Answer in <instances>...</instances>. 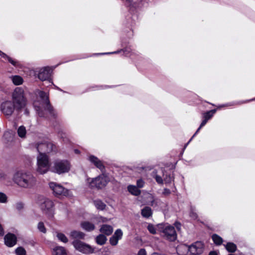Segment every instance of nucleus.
Instances as JSON below:
<instances>
[{"instance_id": "f704fd0d", "label": "nucleus", "mask_w": 255, "mask_h": 255, "mask_svg": "<svg viewBox=\"0 0 255 255\" xmlns=\"http://www.w3.org/2000/svg\"><path fill=\"white\" fill-rule=\"evenodd\" d=\"M7 202V197L5 194L0 192V203H6Z\"/></svg>"}, {"instance_id": "58836bf2", "label": "nucleus", "mask_w": 255, "mask_h": 255, "mask_svg": "<svg viewBox=\"0 0 255 255\" xmlns=\"http://www.w3.org/2000/svg\"><path fill=\"white\" fill-rule=\"evenodd\" d=\"M5 59H7V60L8 61V62L14 66H17L18 65V61L12 59L11 58H10L8 56H7V57L5 58Z\"/></svg>"}, {"instance_id": "72a5a7b5", "label": "nucleus", "mask_w": 255, "mask_h": 255, "mask_svg": "<svg viewBox=\"0 0 255 255\" xmlns=\"http://www.w3.org/2000/svg\"><path fill=\"white\" fill-rule=\"evenodd\" d=\"M58 239L63 243H67L68 242V239L65 235L62 233H58L57 235Z\"/></svg>"}, {"instance_id": "412c9836", "label": "nucleus", "mask_w": 255, "mask_h": 255, "mask_svg": "<svg viewBox=\"0 0 255 255\" xmlns=\"http://www.w3.org/2000/svg\"><path fill=\"white\" fill-rule=\"evenodd\" d=\"M128 190L129 192L135 196H138L141 193L140 190L138 189V187L134 185L128 186Z\"/></svg>"}, {"instance_id": "e433bc0d", "label": "nucleus", "mask_w": 255, "mask_h": 255, "mask_svg": "<svg viewBox=\"0 0 255 255\" xmlns=\"http://www.w3.org/2000/svg\"><path fill=\"white\" fill-rule=\"evenodd\" d=\"M97 168H99L101 172L103 173H106L105 172V166L103 165V163L99 160H98L97 158Z\"/></svg>"}, {"instance_id": "bb28decb", "label": "nucleus", "mask_w": 255, "mask_h": 255, "mask_svg": "<svg viewBox=\"0 0 255 255\" xmlns=\"http://www.w3.org/2000/svg\"><path fill=\"white\" fill-rule=\"evenodd\" d=\"M11 78L13 83L15 85H19L23 83V79L19 76H14Z\"/></svg>"}, {"instance_id": "9d476101", "label": "nucleus", "mask_w": 255, "mask_h": 255, "mask_svg": "<svg viewBox=\"0 0 255 255\" xmlns=\"http://www.w3.org/2000/svg\"><path fill=\"white\" fill-rule=\"evenodd\" d=\"M72 244L77 251L84 254H91L94 251V249L90 246L79 240H75Z\"/></svg>"}, {"instance_id": "680f3d73", "label": "nucleus", "mask_w": 255, "mask_h": 255, "mask_svg": "<svg viewBox=\"0 0 255 255\" xmlns=\"http://www.w3.org/2000/svg\"><path fill=\"white\" fill-rule=\"evenodd\" d=\"M107 220H105H105H103V222H107Z\"/></svg>"}, {"instance_id": "5fc2aeb1", "label": "nucleus", "mask_w": 255, "mask_h": 255, "mask_svg": "<svg viewBox=\"0 0 255 255\" xmlns=\"http://www.w3.org/2000/svg\"><path fill=\"white\" fill-rule=\"evenodd\" d=\"M24 114L26 116H29V112L27 108L24 110Z\"/></svg>"}, {"instance_id": "3c124183", "label": "nucleus", "mask_w": 255, "mask_h": 255, "mask_svg": "<svg viewBox=\"0 0 255 255\" xmlns=\"http://www.w3.org/2000/svg\"><path fill=\"white\" fill-rule=\"evenodd\" d=\"M4 235V231L1 224H0V236H2Z\"/></svg>"}, {"instance_id": "a211bd4d", "label": "nucleus", "mask_w": 255, "mask_h": 255, "mask_svg": "<svg viewBox=\"0 0 255 255\" xmlns=\"http://www.w3.org/2000/svg\"><path fill=\"white\" fill-rule=\"evenodd\" d=\"M86 185L88 188L94 191L96 187V178H87Z\"/></svg>"}, {"instance_id": "f257e3e1", "label": "nucleus", "mask_w": 255, "mask_h": 255, "mask_svg": "<svg viewBox=\"0 0 255 255\" xmlns=\"http://www.w3.org/2000/svg\"><path fill=\"white\" fill-rule=\"evenodd\" d=\"M13 101H6L2 102L0 105V111L6 116L12 115L15 109L20 111L25 107L26 100L24 96V90L20 87L15 89L12 94Z\"/></svg>"}, {"instance_id": "393cba45", "label": "nucleus", "mask_w": 255, "mask_h": 255, "mask_svg": "<svg viewBox=\"0 0 255 255\" xmlns=\"http://www.w3.org/2000/svg\"><path fill=\"white\" fill-rule=\"evenodd\" d=\"M107 240L106 237L103 235L100 234L97 236V244L103 245L105 244Z\"/></svg>"}, {"instance_id": "4c0bfd02", "label": "nucleus", "mask_w": 255, "mask_h": 255, "mask_svg": "<svg viewBox=\"0 0 255 255\" xmlns=\"http://www.w3.org/2000/svg\"><path fill=\"white\" fill-rule=\"evenodd\" d=\"M106 205L100 200H97V208L101 210L105 209Z\"/></svg>"}, {"instance_id": "7ed1b4c3", "label": "nucleus", "mask_w": 255, "mask_h": 255, "mask_svg": "<svg viewBox=\"0 0 255 255\" xmlns=\"http://www.w3.org/2000/svg\"><path fill=\"white\" fill-rule=\"evenodd\" d=\"M71 168V164L67 160L57 159L53 163L51 167L52 172L61 174L68 172Z\"/></svg>"}, {"instance_id": "4468645a", "label": "nucleus", "mask_w": 255, "mask_h": 255, "mask_svg": "<svg viewBox=\"0 0 255 255\" xmlns=\"http://www.w3.org/2000/svg\"><path fill=\"white\" fill-rule=\"evenodd\" d=\"M5 245L8 247H12L17 243V237L12 233L7 234L4 237Z\"/></svg>"}, {"instance_id": "de8ad7c7", "label": "nucleus", "mask_w": 255, "mask_h": 255, "mask_svg": "<svg viewBox=\"0 0 255 255\" xmlns=\"http://www.w3.org/2000/svg\"><path fill=\"white\" fill-rule=\"evenodd\" d=\"M128 6H130L132 4V0H123Z\"/></svg>"}, {"instance_id": "1a4fd4ad", "label": "nucleus", "mask_w": 255, "mask_h": 255, "mask_svg": "<svg viewBox=\"0 0 255 255\" xmlns=\"http://www.w3.org/2000/svg\"><path fill=\"white\" fill-rule=\"evenodd\" d=\"M43 212L46 214L49 219H52L54 217V204L53 202L49 199H46L40 206Z\"/></svg>"}, {"instance_id": "f3484780", "label": "nucleus", "mask_w": 255, "mask_h": 255, "mask_svg": "<svg viewBox=\"0 0 255 255\" xmlns=\"http://www.w3.org/2000/svg\"><path fill=\"white\" fill-rule=\"evenodd\" d=\"M100 232L107 236L110 235L113 231V227L108 224H103L100 229Z\"/></svg>"}, {"instance_id": "6e6d98bb", "label": "nucleus", "mask_w": 255, "mask_h": 255, "mask_svg": "<svg viewBox=\"0 0 255 255\" xmlns=\"http://www.w3.org/2000/svg\"><path fill=\"white\" fill-rule=\"evenodd\" d=\"M209 255H218L216 252L212 251L209 253Z\"/></svg>"}, {"instance_id": "6ab92c4d", "label": "nucleus", "mask_w": 255, "mask_h": 255, "mask_svg": "<svg viewBox=\"0 0 255 255\" xmlns=\"http://www.w3.org/2000/svg\"><path fill=\"white\" fill-rule=\"evenodd\" d=\"M70 235L71 237L76 240L83 239L85 237V234L80 231H73L71 232Z\"/></svg>"}, {"instance_id": "20e7f679", "label": "nucleus", "mask_w": 255, "mask_h": 255, "mask_svg": "<svg viewBox=\"0 0 255 255\" xmlns=\"http://www.w3.org/2000/svg\"><path fill=\"white\" fill-rule=\"evenodd\" d=\"M36 171L39 174L46 173L49 169L50 164L49 157L45 154H41L37 157Z\"/></svg>"}, {"instance_id": "f03ea898", "label": "nucleus", "mask_w": 255, "mask_h": 255, "mask_svg": "<svg viewBox=\"0 0 255 255\" xmlns=\"http://www.w3.org/2000/svg\"><path fill=\"white\" fill-rule=\"evenodd\" d=\"M13 181L19 187L25 189L33 188L37 183L36 177L28 172H16L13 175Z\"/></svg>"}, {"instance_id": "39448f33", "label": "nucleus", "mask_w": 255, "mask_h": 255, "mask_svg": "<svg viewBox=\"0 0 255 255\" xmlns=\"http://www.w3.org/2000/svg\"><path fill=\"white\" fill-rule=\"evenodd\" d=\"M164 225H157L159 232L167 240L170 241H174L177 238V234L174 227L171 225L164 227Z\"/></svg>"}, {"instance_id": "c9c22d12", "label": "nucleus", "mask_w": 255, "mask_h": 255, "mask_svg": "<svg viewBox=\"0 0 255 255\" xmlns=\"http://www.w3.org/2000/svg\"><path fill=\"white\" fill-rule=\"evenodd\" d=\"M207 120H206V119H204V120L202 122L200 127H199V128L197 129V130H196V131L195 132V133L194 134V135L192 136V137L190 138V139L189 140V142H190L192 139L195 136V135L199 131V130H200V129L203 127L204 126L207 122Z\"/></svg>"}, {"instance_id": "a19ab883", "label": "nucleus", "mask_w": 255, "mask_h": 255, "mask_svg": "<svg viewBox=\"0 0 255 255\" xmlns=\"http://www.w3.org/2000/svg\"><path fill=\"white\" fill-rule=\"evenodd\" d=\"M37 228L43 233H45L46 232V229L44 224H38Z\"/></svg>"}, {"instance_id": "7c9ffc66", "label": "nucleus", "mask_w": 255, "mask_h": 255, "mask_svg": "<svg viewBox=\"0 0 255 255\" xmlns=\"http://www.w3.org/2000/svg\"><path fill=\"white\" fill-rule=\"evenodd\" d=\"M35 109L37 111V113L38 116L40 117H43V118H47L48 117L47 115L45 114V112L43 110H41V108H40V107H35Z\"/></svg>"}, {"instance_id": "4d7b16f0", "label": "nucleus", "mask_w": 255, "mask_h": 255, "mask_svg": "<svg viewBox=\"0 0 255 255\" xmlns=\"http://www.w3.org/2000/svg\"><path fill=\"white\" fill-rule=\"evenodd\" d=\"M74 152L76 154H79V153H80V150H78V149H76L74 150Z\"/></svg>"}, {"instance_id": "2f4dec72", "label": "nucleus", "mask_w": 255, "mask_h": 255, "mask_svg": "<svg viewBox=\"0 0 255 255\" xmlns=\"http://www.w3.org/2000/svg\"><path fill=\"white\" fill-rule=\"evenodd\" d=\"M15 252L16 255H25L26 251L22 247H18L15 250Z\"/></svg>"}, {"instance_id": "0eeeda50", "label": "nucleus", "mask_w": 255, "mask_h": 255, "mask_svg": "<svg viewBox=\"0 0 255 255\" xmlns=\"http://www.w3.org/2000/svg\"><path fill=\"white\" fill-rule=\"evenodd\" d=\"M49 187L52 190L54 195L56 197L69 196L70 195L69 190L65 188L60 184L55 182H50Z\"/></svg>"}, {"instance_id": "37998d69", "label": "nucleus", "mask_w": 255, "mask_h": 255, "mask_svg": "<svg viewBox=\"0 0 255 255\" xmlns=\"http://www.w3.org/2000/svg\"><path fill=\"white\" fill-rule=\"evenodd\" d=\"M144 184V181L142 179H138L136 181V185L138 188H142Z\"/></svg>"}, {"instance_id": "4be33fe9", "label": "nucleus", "mask_w": 255, "mask_h": 255, "mask_svg": "<svg viewBox=\"0 0 255 255\" xmlns=\"http://www.w3.org/2000/svg\"><path fill=\"white\" fill-rule=\"evenodd\" d=\"M226 249L229 253H235L237 249V246L233 243L229 242L226 245H224Z\"/></svg>"}, {"instance_id": "aec40b11", "label": "nucleus", "mask_w": 255, "mask_h": 255, "mask_svg": "<svg viewBox=\"0 0 255 255\" xmlns=\"http://www.w3.org/2000/svg\"><path fill=\"white\" fill-rule=\"evenodd\" d=\"M141 214L143 217L148 218L152 215L151 209L148 206H146L141 210Z\"/></svg>"}, {"instance_id": "79ce46f5", "label": "nucleus", "mask_w": 255, "mask_h": 255, "mask_svg": "<svg viewBox=\"0 0 255 255\" xmlns=\"http://www.w3.org/2000/svg\"><path fill=\"white\" fill-rule=\"evenodd\" d=\"M165 183H170L173 180V177L172 176L169 175H167L164 179Z\"/></svg>"}, {"instance_id": "423d86ee", "label": "nucleus", "mask_w": 255, "mask_h": 255, "mask_svg": "<svg viewBox=\"0 0 255 255\" xmlns=\"http://www.w3.org/2000/svg\"><path fill=\"white\" fill-rule=\"evenodd\" d=\"M38 94L40 99L46 105L45 110L48 113L51 118L55 119L57 116V114L50 104L48 95L46 92L42 91H39Z\"/></svg>"}, {"instance_id": "49530a36", "label": "nucleus", "mask_w": 255, "mask_h": 255, "mask_svg": "<svg viewBox=\"0 0 255 255\" xmlns=\"http://www.w3.org/2000/svg\"><path fill=\"white\" fill-rule=\"evenodd\" d=\"M170 193H171V192L169 189L165 188L163 190V194H164V195L167 196V195H169Z\"/></svg>"}, {"instance_id": "c85d7f7f", "label": "nucleus", "mask_w": 255, "mask_h": 255, "mask_svg": "<svg viewBox=\"0 0 255 255\" xmlns=\"http://www.w3.org/2000/svg\"><path fill=\"white\" fill-rule=\"evenodd\" d=\"M157 225L158 224H156V226H154L153 224H148L147 226V229L148 230L149 232L152 234H156L157 231L159 232Z\"/></svg>"}, {"instance_id": "bf43d9fd", "label": "nucleus", "mask_w": 255, "mask_h": 255, "mask_svg": "<svg viewBox=\"0 0 255 255\" xmlns=\"http://www.w3.org/2000/svg\"><path fill=\"white\" fill-rule=\"evenodd\" d=\"M101 54H101V53H98H98H96V55H101Z\"/></svg>"}, {"instance_id": "5701e85b", "label": "nucleus", "mask_w": 255, "mask_h": 255, "mask_svg": "<svg viewBox=\"0 0 255 255\" xmlns=\"http://www.w3.org/2000/svg\"><path fill=\"white\" fill-rule=\"evenodd\" d=\"M53 255H67V253L63 247H57L53 250Z\"/></svg>"}, {"instance_id": "cd10ccee", "label": "nucleus", "mask_w": 255, "mask_h": 255, "mask_svg": "<svg viewBox=\"0 0 255 255\" xmlns=\"http://www.w3.org/2000/svg\"><path fill=\"white\" fill-rule=\"evenodd\" d=\"M216 112V110L214 109V110H212L209 111H208L206 113H204L203 114V118H204V119L208 121L209 119H210L213 116L214 114Z\"/></svg>"}, {"instance_id": "f8f14e48", "label": "nucleus", "mask_w": 255, "mask_h": 255, "mask_svg": "<svg viewBox=\"0 0 255 255\" xmlns=\"http://www.w3.org/2000/svg\"><path fill=\"white\" fill-rule=\"evenodd\" d=\"M52 70L49 67H45L40 69L38 75V78L41 81H49Z\"/></svg>"}, {"instance_id": "a18cd8bd", "label": "nucleus", "mask_w": 255, "mask_h": 255, "mask_svg": "<svg viewBox=\"0 0 255 255\" xmlns=\"http://www.w3.org/2000/svg\"><path fill=\"white\" fill-rule=\"evenodd\" d=\"M137 255H146V252L144 249H141L139 250Z\"/></svg>"}, {"instance_id": "c756f323", "label": "nucleus", "mask_w": 255, "mask_h": 255, "mask_svg": "<svg viewBox=\"0 0 255 255\" xmlns=\"http://www.w3.org/2000/svg\"><path fill=\"white\" fill-rule=\"evenodd\" d=\"M149 199H151L150 203H148L149 205L152 207L157 206L159 200L157 199H155L151 195H149Z\"/></svg>"}, {"instance_id": "a878e982", "label": "nucleus", "mask_w": 255, "mask_h": 255, "mask_svg": "<svg viewBox=\"0 0 255 255\" xmlns=\"http://www.w3.org/2000/svg\"><path fill=\"white\" fill-rule=\"evenodd\" d=\"M26 133V130L23 126H20L17 129V134L21 138H24Z\"/></svg>"}, {"instance_id": "473e14b6", "label": "nucleus", "mask_w": 255, "mask_h": 255, "mask_svg": "<svg viewBox=\"0 0 255 255\" xmlns=\"http://www.w3.org/2000/svg\"><path fill=\"white\" fill-rule=\"evenodd\" d=\"M82 227L84 229L90 231L93 230L95 228L94 224H81Z\"/></svg>"}, {"instance_id": "09e8293b", "label": "nucleus", "mask_w": 255, "mask_h": 255, "mask_svg": "<svg viewBox=\"0 0 255 255\" xmlns=\"http://www.w3.org/2000/svg\"><path fill=\"white\" fill-rule=\"evenodd\" d=\"M89 160L96 165V157L91 156L89 157Z\"/></svg>"}, {"instance_id": "864d4df0", "label": "nucleus", "mask_w": 255, "mask_h": 255, "mask_svg": "<svg viewBox=\"0 0 255 255\" xmlns=\"http://www.w3.org/2000/svg\"><path fill=\"white\" fill-rule=\"evenodd\" d=\"M58 134H59V136H60L61 138H63V139L65 138L64 136H65V134L64 133H63L62 132H59L58 133Z\"/></svg>"}, {"instance_id": "dca6fc26", "label": "nucleus", "mask_w": 255, "mask_h": 255, "mask_svg": "<svg viewBox=\"0 0 255 255\" xmlns=\"http://www.w3.org/2000/svg\"><path fill=\"white\" fill-rule=\"evenodd\" d=\"M176 252L179 255H189V247L185 244L179 245L176 248Z\"/></svg>"}, {"instance_id": "2eb2a0df", "label": "nucleus", "mask_w": 255, "mask_h": 255, "mask_svg": "<svg viewBox=\"0 0 255 255\" xmlns=\"http://www.w3.org/2000/svg\"><path fill=\"white\" fill-rule=\"evenodd\" d=\"M123 233L122 231L118 229L116 230L113 235L110 238L109 242L110 244L113 246H116L123 237Z\"/></svg>"}, {"instance_id": "8fccbe9b", "label": "nucleus", "mask_w": 255, "mask_h": 255, "mask_svg": "<svg viewBox=\"0 0 255 255\" xmlns=\"http://www.w3.org/2000/svg\"><path fill=\"white\" fill-rule=\"evenodd\" d=\"M235 104H236L235 103H230L227 104L226 105H223L221 106V107L232 106L235 105Z\"/></svg>"}, {"instance_id": "e2e57ef3", "label": "nucleus", "mask_w": 255, "mask_h": 255, "mask_svg": "<svg viewBox=\"0 0 255 255\" xmlns=\"http://www.w3.org/2000/svg\"><path fill=\"white\" fill-rule=\"evenodd\" d=\"M228 255H233V254H229Z\"/></svg>"}, {"instance_id": "ea45409f", "label": "nucleus", "mask_w": 255, "mask_h": 255, "mask_svg": "<svg viewBox=\"0 0 255 255\" xmlns=\"http://www.w3.org/2000/svg\"><path fill=\"white\" fill-rule=\"evenodd\" d=\"M16 209L18 210H21L24 207V204L22 202H17L15 205Z\"/></svg>"}, {"instance_id": "13d9d810", "label": "nucleus", "mask_w": 255, "mask_h": 255, "mask_svg": "<svg viewBox=\"0 0 255 255\" xmlns=\"http://www.w3.org/2000/svg\"><path fill=\"white\" fill-rule=\"evenodd\" d=\"M82 223H85V224H87V223H89V222H83Z\"/></svg>"}, {"instance_id": "052dcab7", "label": "nucleus", "mask_w": 255, "mask_h": 255, "mask_svg": "<svg viewBox=\"0 0 255 255\" xmlns=\"http://www.w3.org/2000/svg\"><path fill=\"white\" fill-rule=\"evenodd\" d=\"M118 53V52H114L112 53Z\"/></svg>"}, {"instance_id": "c03bdc74", "label": "nucleus", "mask_w": 255, "mask_h": 255, "mask_svg": "<svg viewBox=\"0 0 255 255\" xmlns=\"http://www.w3.org/2000/svg\"><path fill=\"white\" fill-rule=\"evenodd\" d=\"M156 181L159 184L163 183V179L161 176L158 175H156L154 177Z\"/></svg>"}, {"instance_id": "603ef678", "label": "nucleus", "mask_w": 255, "mask_h": 255, "mask_svg": "<svg viewBox=\"0 0 255 255\" xmlns=\"http://www.w3.org/2000/svg\"><path fill=\"white\" fill-rule=\"evenodd\" d=\"M0 56L3 58H5L7 55L0 50Z\"/></svg>"}, {"instance_id": "9b49d317", "label": "nucleus", "mask_w": 255, "mask_h": 255, "mask_svg": "<svg viewBox=\"0 0 255 255\" xmlns=\"http://www.w3.org/2000/svg\"><path fill=\"white\" fill-rule=\"evenodd\" d=\"M189 247V255H198L201 254L204 251V244L202 242H196Z\"/></svg>"}, {"instance_id": "b1692460", "label": "nucleus", "mask_w": 255, "mask_h": 255, "mask_svg": "<svg viewBox=\"0 0 255 255\" xmlns=\"http://www.w3.org/2000/svg\"><path fill=\"white\" fill-rule=\"evenodd\" d=\"M212 239L214 244L217 246L221 245L223 242V239L217 234H213Z\"/></svg>"}, {"instance_id": "6e6552de", "label": "nucleus", "mask_w": 255, "mask_h": 255, "mask_svg": "<svg viewBox=\"0 0 255 255\" xmlns=\"http://www.w3.org/2000/svg\"><path fill=\"white\" fill-rule=\"evenodd\" d=\"M36 148L39 154H46V153H50L53 151L56 152L57 151L55 145L51 142L45 141L38 143Z\"/></svg>"}, {"instance_id": "ddd939ff", "label": "nucleus", "mask_w": 255, "mask_h": 255, "mask_svg": "<svg viewBox=\"0 0 255 255\" xmlns=\"http://www.w3.org/2000/svg\"><path fill=\"white\" fill-rule=\"evenodd\" d=\"M110 181V178L106 173H103L97 177V188H102Z\"/></svg>"}]
</instances>
